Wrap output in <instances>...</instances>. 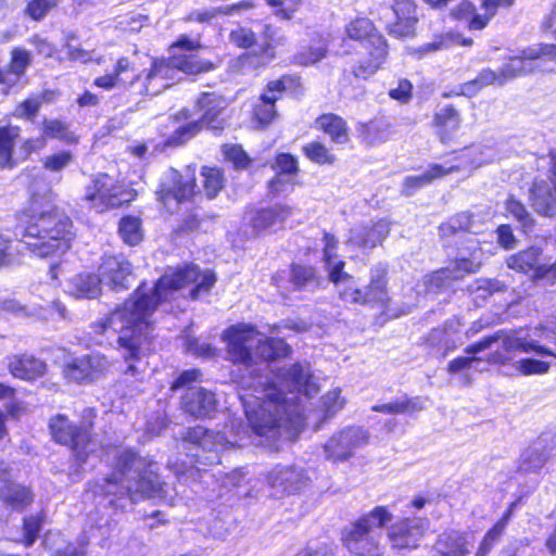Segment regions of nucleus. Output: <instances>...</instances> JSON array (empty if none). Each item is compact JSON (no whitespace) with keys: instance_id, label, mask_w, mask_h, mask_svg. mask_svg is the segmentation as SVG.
<instances>
[{"instance_id":"f257e3e1","label":"nucleus","mask_w":556,"mask_h":556,"mask_svg":"<svg viewBox=\"0 0 556 556\" xmlns=\"http://www.w3.org/2000/svg\"><path fill=\"white\" fill-rule=\"evenodd\" d=\"M215 281L213 271H200L198 266L187 265L166 271L152 289L146 283L140 285L122 306L92 324L97 343H109L116 337L126 363L125 377L140 380L147 368L144 356L149 349L150 319L156 307L176 300L189 286H193L189 291L190 299L197 300L208 293Z\"/></svg>"},{"instance_id":"f03ea898","label":"nucleus","mask_w":556,"mask_h":556,"mask_svg":"<svg viewBox=\"0 0 556 556\" xmlns=\"http://www.w3.org/2000/svg\"><path fill=\"white\" fill-rule=\"evenodd\" d=\"M255 395H240L252 432L273 443L278 439L294 440L304 427L300 409L302 397L315 395L319 388L308 365L294 364L281 368L270 384L257 381Z\"/></svg>"},{"instance_id":"7ed1b4c3","label":"nucleus","mask_w":556,"mask_h":556,"mask_svg":"<svg viewBox=\"0 0 556 556\" xmlns=\"http://www.w3.org/2000/svg\"><path fill=\"white\" fill-rule=\"evenodd\" d=\"M104 462L110 473L94 486V494L109 498V504L125 508L144 498H166L164 483L155 465L131 448L114 446L105 450Z\"/></svg>"},{"instance_id":"20e7f679","label":"nucleus","mask_w":556,"mask_h":556,"mask_svg":"<svg viewBox=\"0 0 556 556\" xmlns=\"http://www.w3.org/2000/svg\"><path fill=\"white\" fill-rule=\"evenodd\" d=\"M129 70L130 61L121 58L113 73L98 77L94 85L105 90L123 87L135 94L156 96L173 85L179 72L187 75L205 73L213 70V64L193 55H180L169 60H155L149 70L134 75L130 79L126 76Z\"/></svg>"},{"instance_id":"39448f33","label":"nucleus","mask_w":556,"mask_h":556,"mask_svg":"<svg viewBox=\"0 0 556 556\" xmlns=\"http://www.w3.org/2000/svg\"><path fill=\"white\" fill-rule=\"evenodd\" d=\"M56 195L51 189L33 193L27 210L24 241L39 257L63 254L74 239L73 223L55 205Z\"/></svg>"},{"instance_id":"423d86ee","label":"nucleus","mask_w":556,"mask_h":556,"mask_svg":"<svg viewBox=\"0 0 556 556\" xmlns=\"http://www.w3.org/2000/svg\"><path fill=\"white\" fill-rule=\"evenodd\" d=\"M260 332L251 324H237L228 327L223 333V340L227 344L228 358L238 365H242L249 376L232 374L233 380L243 389L254 388L261 378L265 384H270L268 378L254 375V354L266 362L285 358L290 355L291 348L282 339L258 338Z\"/></svg>"},{"instance_id":"0eeeda50","label":"nucleus","mask_w":556,"mask_h":556,"mask_svg":"<svg viewBox=\"0 0 556 556\" xmlns=\"http://www.w3.org/2000/svg\"><path fill=\"white\" fill-rule=\"evenodd\" d=\"M392 518L393 515L387 507H375L345 530V546L359 556H380L383 551L382 529Z\"/></svg>"},{"instance_id":"6e6552de","label":"nucleus","mask_w":556,"mask_h":556,"mask_svg":"<svg viewBox=\"0 0 556 556\" xmlns=\"http://www.w3.org/2000/svg\"><path fill=\"white\" fill-rule=\"evenodd\" d=\"M496 344V349L489 353L484 358L490 364L506 365L510 364L517 352L530 353L535 352L539 355H549L556 358V354L546 348L539 345L534 341H528L518 333L496 332L493 336L484 337L480 341L466 348L467 354H479L483 351L491 350Z\"/></svg>"},{"instance_id":"1a4fd4ad","label":"nucleus","mask_w":556,"mask_h":556,"mask_svg":"<svg viewBox=\"0 0 556 556\" xmlns=\"http://www.w3.org/2000/svg\"><path fill=\"white\" fill-rule=\"evenodd\" d=\"M225 106L226 102L220 96L213 92L202 93L197 101V108L199 112H201L200 119L179 126L168 138V144L179 146L185 143L194 137L204 126L213 130L222 129L223 119L220 118V114Z\"/></svg>"},{"instance_id":"9d476101","label":"nucleus","mask_w":556,"mask_h":556,"mask_svg":"<svg viewBox=\"0 0 556 556\" xmlns=\"http://www.w3.org/2000/svg\"><path fill=\"white\" fill-rule=\"evenodd\" d=\"M324 262L329 271V280L337 286L339 298L350 304L367 305L365 290L358 288L351 275L343 271L344 262L338 261L332 264L337 257L338 240L329 235H324Z\"/></svg>"},{"instance_id":"9b49d317","label":"nucleus","mask_w":556,"mask_h":556,"mask_svg":"<svg viewBox=\"0 0 556 556\" xmlns=\"http://www.w3.org/2000/svg\"><path fill=\"white\" fill-rule=\"evenodd\" d=\"M84 200L101 213L129 202L130 194L109 175L99 174L86 187Z\"/></svg>"},{"instance_id":"f8f14e48","label":"nucleus","mask_w":556,"mask_h":556,"mask_svg":"<svg viewBox=\"0 0 556 556\" xmlns=\"http://www.w3.org/2000/svg\"><path fill=\"white\" fill-rule=\"evenodd\" d=\"M50 431L53 439L72 447L79 463H85L90 453L94 451L96 443L91 440L86 428L73 426L64 415H56L50 419Z\"/></svg>"},{"instance_id":"ddd939ff","label":"nucleus","mask_w":556,"mask_h":556,"mask_svg":"<svg viewBox=\"0 0 556 556\" xmlns=\"http://www.w3.org/2000/svg\"><path fill=\"white\" fill-rule=\"evenodd\" d=\"M194 189L193 170L187 168L184 172H178L170 168L161 179L157 198L168 211H173L177 204L190 200L194 194Z\"/></svg>"},{"instance_id":"4468645a","label":"nucleus","mask_w":556,"mask_h":556,"mask_svg":"<svg viewBox=\"0 0 556 556\" xmlns=\"http://www.w3.org/2000/svg\"><path fill=\"white\" fill-rule=\"evenodd\" d=\"M369 440V433L362 427H348L336 432L324 445L327 459L345 462Z\"/></svg>"},{"instance_id":"2eb2a0df","label":"nucleus","mask_w":556,"mask_h":556,"mask_svg":"<svg viewBox=\"0 0 556 556\" xmlns=\"http://www.w3.org/2000/svg\"><path fill=\"white\" fill-rule=\"evenodd\" d=\"M430 521L427 518H403L387 529V539L393 549L412 551L419 546Z\"/></svg>"},{"instance_id":"dca6fc26","label":"nucleus","mask_w":556,"mask_h":556,"mask_svg":"<svg viewBox=\"0 0 556 556\" xmlns=\"http://www.w3.org/2000/svg\"><path fill=\"white\" fill-rule=\"evenodd\" d=\"M482 252L473 248L469 257H458L452 267L442 268L424 277V285L428 292H438L446 287L451 280L460 279L464 275L476 273L482 263Z\"/></svg>"},{"instance_id":"f3484780","label":"nucleus","mask_w":556,"mask_h":556,"mask_svg":"<svg viewBox=\"0 0 556 556\" xmlns=\"http://www.w3.org/2000/svg\"><path fill=\"white\" fill-rule=\"evenodd\" d=\"M112 367V362L102 354L92 353L76 357L64 365L63 374L70 381L91 383L104 376Z\"/></svg>"},{"instance_id":"a211bd4d","label":"nucleus","mask_w":556,"mask_h":556,"mask_svg":"<svg viewBox=\"0 0 556 556\" xmlns=\"http://www.w3.org/2000/svg\"><path fill=\"white\" fill-rule=\"evenodd\" d=\"M267 483L273 495L283 496L304 490L309 483V478L301 467L277 465L268 472Z\"/></svg>"},{"instance_id":"6ab92c4d","label":"nucleus","mask_w":556,"mask_h":556,"mask_svg":"<svg viewBox=\"0 0 556 556\" xmlns=\"http://www.w3.org/2000/svg\"><path fill=\"white\" fill-rule=\"evenodd\" d=\"M294 83V78L283 76L278 80L269 81L265 92L260 97L253 109V121L262 128L268 126L277 116L275 103L279 99L283 90L290 84Z\"/></svg>"},{"instance_id":"aec40b11","label":"nucleus","mask_w":556,"mask_h":556,"mask_svg":"<svg viewBox=\"0 0 556 556\" xmlns=\"http://www.w3.org/2000/svg\"><path fill=\"white\" fill-rule=\"evenodd\" d=\"M390 233V224L386 219L359 225L351 229L345 242L348 247L371 250L380 245Z\"/></svg>"},{"instance_id":"412c9836","label":"nucleus","mask_w":556,"mask_h":556,"mask_svg":"<svg viewBox=\"0 0 556 556\" xmlns=\"http://www.w3.org/2000/svg\"><path fill=\"white\" fill-rule=\"evenodd\" d=\"M184 440L207 451L211 454L205 457L204 462L199 460L200 456L197 455L199 463L203 464H217L219 463L218 453L224 451L228 444L220 433L208 431L202 426H197L187 430Z\"/></svg>"},{"instance_id":"4be33fe9","label":"nucleus","mask_w":556,"mask_h":556,"mask_svg":"<svg viewBox=\"0 0 556 556\" xmlns=\"http://www.w3.org/2000/svg\"><path fill=\"white\" fill-rule=\"evenodd\" d=\"M389 13L394 15L395 21L387 24L388 33L397 38L412 37L415 35V27L418 22L417 7L410 0L395 1Z\"/></svg>"},{"instance_id":"5701e85b","label":"nucleus","mask_w":556,"mask_h":556,"mask_svg":"<svg viewBox=\"0 0 556 556\" xmlns=\"http://www.w3.org/2000/svg\"><path fill=\"white\" fill-rule=\"evenodd\" d=\"M131 265L123 256L105 255L99 266V277L102 283L113 290H123L129 287Z\"/></svg>"},{"instance_id":"b1692460","label":"nucleus","mask_w":556,"mask_h":556,"mask_svg":"<svg viewBox=\"0 0 556 556\" xmlns=\"http://www.w3.org/2000/svg\"><path fill=\"white\" fill-rule=\"evenodd\" d=\"M506 264L509 268L529 274L533 278H543L549 271L556 270V264L549 265L544 263L541 251L533 247L510 255L506 260Z\"/></svg>"},{"instance_id":"393cba45","label":"nucleus","mask_w":556,"mask_h":556,"mask_svg":"<svg viewBox=\"0 0 556 556\" xmlns=\"http://www.w3.org/2000/svg\"><path fill=\"white\" fill-rule=\"evenodd\" d=\"M472 547L470 534L451 529L438 535L432 551L433 556H468Z\"/></svg>"},{"instance_id":"a878e982","label":"nucleus","mask_w":556,"mask_h":556,"mask_svg":"<svg viewBox=\"0 0 556 556\" xmlns=\"http://www.w3.org/2000/svg\"><path fill=\"white\" fill-rule=\"evenodd\" d=\"M552 159V188L547 182H535L531 189V201L533 208L541 215H556V152L551 153Z\"/></svg>"},{"instance_id":"bb28decb","label":"nucleus","mask_w":556,"mask_h":556,"mask_svg":"<svg viewBox=\"0 0 556 556\" xmlns=\"http://www.w3.org/2000/svg\"><path fill=\"white\" fill-rule=\"evenodd\" d=\"M498 155L497 143L489 139L463 150L456 157L458 162L454 165H459V170H470L483 164L494 162L498 159Z\"/></svg>"},{"instance_id":"cd10ccee","label":"nucleus","mask_w":556,"mask_h":556,"mask_svg":"<svg viewBox=\"0 0 556 556\" xmlns=\"http://www.w3.org/2000/svg\"><path fill=\"white\" fill-rule=\"evenodd\" d=\"M368 58L361 60L352 67V74L356 78L367 79L379 71L388 56V45L383 36L371 39V47L365 49Z\"/></svg>"},{"instance_id":"c85d7f7f","label":"nucleus","mask_w":556,"mask_h":556,"mask_svg":"<svg viewBox=\"0 0 556 556\" xmlns=\"http://www.w3.org/2000/svg\"><path fill=\"white\" fill-rule=\"evenodd\" d=\"M388 270L382 265L370 269L369 283L364 288L367 305L386 308L390 303Z\"/></svg>"},{"instance_id":"c756f323","label":"nucleus","mask_w":556,"mask_h":556,"mask_svg":"<svg viewBox=\"0 0 556 556\" xmlns=\"http://www.w3.org/2000/svg\"><path fill=\"white\" fill-rule=\"evenodd\" d=\"M556 452L553 440L540 438L527 447L520 456V468L523 471H538L543 468L549 457Z\"/></svg>"},{"instance_id":"7c9ffc66","label":"nucleus","mask_w":556,"mask_h":556,"mask_svg":"<svg viewBox=\"0 0 556 556\" xmlns=\"http://www.w3.org/2000/svg\"><path fill=\"white\" fill-rule=\"evenodd\" d=\"M8 368L12 376L21 380H35L47 370L43 361L28 354H15L8 357Z\"/></svg>"},{"instance_id":"2f4dec72","label":"nucleus","mask_w":556,"mask_h":556,"mask_svg":"<svg viewBox=\"0 0 556 556\" xmlns=\"http://www.w3.org/2000/svg\"><path fill=\"white\" fill-rule=\"evenodd\" d=\"M182 406L192 416L205 417L216 407L215 395L203 388H189L182 397Z\"/></svg>"},{"instance_id":"473e14b6","label":"nucleus","mask_w":556,"mask_h":556,"mask_svg":"<svg viewBox=\"0 0 556 556\" xmlns=\"http://www.w3.org/2000/svg\"><path fill=\"white\" fill-rule=\"evenodd\" d=\"M462 124V117L453 105L440 108L433 115L432 125L441 142L451 140Z\"/></svg>"},{"instance_id":"72a5a7b5","label":"nucleus","mask_w":556,"mask_h":556,"mask_svg":"<svg viewBox=\"0 0 556 556\" xmlns=\"http://www.w3.org/2000/svg\"><path fill=\"white\" fill-rule=\"evenodd\" d=\"M102 281L99 276L81 273L67 282V292L77 299H96L101 294Z\"/></svg>"},{"instance_id":"f704fd0d","label":"nucleus","mask_w":556,"mask_h":556,"mask_svg":"<svg viewBox=\"0 0 556 556\" xmlns=\"http://www.w3.org/2000/svg\"><path fill=\"white\" fill-rule=\"evenodd\" d=\"M459 165H430L425 173L406 177L403 192L406 195H412L416 189L431 184L434 179L442 178L454 172H459Z\"/></svg>"},{"instance_id":"c9c22d12","label":"nucleus","mask_w":556,"mask_h":556,"mask_svg":"<svg viewBox=\"0 0 556 556\" xmlns=\"http://www.w3.org/2000/svg\"><path fill=\"white\" fill-rule=\"evenodd\" d=\"M0 500L11 509L23 510L33 503L34 493L23 484L5 481L0 489Z\"/></svg>"},{"instance_id":"e433bc0d","label":"nucleus","mask_w":556,"mask_h":556,"mask_svg":"<svg viewBox=\"0 0 556 556\" xmlns=\"http://www.w3.org/2000/svg\"><path fill=\"white\" fill-rule=\"evenodd\" d=\"M20 137V127L4 126L0 127V167L13 168L20 162L18 151H14V146Z\"/></svg>"},{"instance_id":"4c0bfd02","label":"nucleus","mask_w":556,"mask_h":556,"mask_svg":"<svg viewBox=\"0 0 556 556\" xmlns=\"http://www.w3.org/2000/svg\"><path fill=\"white\" fill-rule=\"evenodd\" d=\"M275 167L279 173L269 181L268 187L273 194H278L283 192L285 187L289 184L282 175L298 173V160L289 153H279L276 157Z\"/></svg>"},{"instance_id":"58836bf2","label":"nucleus","mask_w":556,"mask_h":556,"mask_svg":"<svg viewBox=\"0 0 556 556\" xmlns=\"http://www.w3.org/2000/svg\"><path fill=\"white\" fill-rule=\"evenodd\" d=\"M318 129L326 132L334 143L349 141V128L346 122L336 114H324L316 119Z\"/></svg>"},{"instance_id":"ea45409f","label":"nucleus","mask_w":556,"mask_h":556,"mask_svg":"<svg viewBox=\"0 0 556 556\" xmlns=\"http://www.w3.org/2000/svg\"><path fill=\"white\" fill-rule=\"evenodd\" d=\"M292 215V208L287 205H276L269 208H263L256 212L252 219L254 229L265 230L277 224L283 223Z\"/></svg>"},{"instance_id":"a19ab883","label":"nucleus","mask_w":556,"mask_h":556,"mask_svg":"<svg viewBox=\"0 0 556 556\" xmlns=\"http://www.w3.org/2000/svg\"><path fill=\"white\" fill-rule=\"evenodd\" d=\"M504 84H506V80L502 77V70L495 72L491 68H485L482 70L473 80L463 84L460 86V93L471 97L483 87L491 85L503 86Z\"/></svg>"},{"instance_id":"79ce46f5","label":"nucleus","mask_w":556,"mask_h":556,"mask_svg":"<svg viewBox=\"0 0 556 556\" xmlns=\"http://www.w3.org/2000/svg\"><path fill=\"white\" fill-rule=\"evenodd\" d=\"M425 409V401L421 397H399L393 402L376 405L372 410L384 414H414Z\"/></svg>"},{"instance_id":"37998d69","label":"nucleus","mask_w":556,"mask_h":556,"mask_svg":"<svg viewBox=\"0 0 556 556\" xmlns=\"http://www.w3.org/2000/svg\"><path fill=\"white\" fill-rule=\"evenodd\" d=\"M345 33L349 38L362 41L365 49L371 47V39L381 36L377 33L370 20L361 17L350 22L346 25Z\"/></svg>"},{"instance_id":"c03bdc74","label":"nucleus","mask_w":556,"mask_h":556,"mask_svg":"<svg viewBox=\"0 0 556 556\" xmlns=\"http://www.w3.org/2000/svg\"><path fill=\"white\" fill-rule=\"evenodd\" d=\"M514 505L511 504L507 513L484 534L475 556H486L500 541L510 520Z\"/></svg>"},{"instance_id":"a18cd8bd","label":"nucleus","mask_w":556,"mask_h":556,"mask_svg":"<svg viewBox=\"0 0 556 556\" xmlns=\"http://www.w3.org/2000/svg\"><path fill=\"white\" fill-rule=\"evenodd\" d=\"M472 40L471 39H464L460 40L459 35L454 34H445L437 36L433 41L425 43L420 46L419 48L415 49L413 53L417 54L419 58L435 53L440 50L447 49L452 47L453 45H463V46H471Z\"/></svg>"},{"instance_id":"49530a36","label":"nucleus","mask_w":556,"mask_h":556,"mask_svg":"<svg viewBox=\"0 0 556 556\" xmlns=\"http://www.w3.org/2000/svg\"><path fill=\"white\" fill-rule=\"evenodd\" d=\"M525 54L526 49L521 50L516 55L509 56L508 62L501 68L502 77L505 78L506 83L534 71V67L531 64L533 60H529Z\"/></svg>"},{"instance_id":"de8ad7c7","label":"nucleus","mask_w":556,"mask_h":556,"mask_svg":"<svg viewBox=\"0 0 556 556\" xmlns=\"http://www.w3.org/2000/svg\"><path fill=\"white\" fill-rule=\"evenodd\" d=\"M290 282L294 289L314 290L319 286L315 268L311 266L294 265L290 273Z\"/></svg>"},{"instance_id":"09e8293b","label":"nucleus","mask_w":556,"mask_h":556,"mask_svg":"<svg viewBox=\"0 0 556 556\" xmlns=\"http://www.w3.org/2000/svg\"><path fill=\"white\" fill-rule=\"evenodd\" d=\"M452 13L455 18L467 22L469 29L480 30L488 24V16H484V13H476L475 5L469 1L459 3Z\"/></svg>"},{"instance_id":"8fccbe9b","label":"nucleus","mask_w":556,"mask_h":556,"mask_svg":"<svg viewBox=\"0 0 556 556\" xmlns=\"http://www.w3.org/2000/svg\"><path fill=\"white\" fill-rule=\"evenodd\" d=\"M118 233L128 245H137L143 238L141 220L135 216H125L121 219Z\"/></svg>"},{"instance_id":"3c124183","label":"nucleus","mask_w":556,"mask_h":556,"mask_svg":"<svg viewBox=\"0 0 556 556\" xmlns=\"http://www.w3.org/2000/svg\"><path fill=\"white\" fill-rule=\"evenodd\" d=\"M30 64V54L25 49L16 48L12 51V59L10 63V72L3 73L0 71V83L8 84L14 81L10 78V75H14L17 79L24 74L27 66Z\"/></svg>"},{"instance_id":"603ef678","label":"nucleus","mask_w":556,"mask_h":556,"mask_svg":"<svg viewBox=\"0 0 556 556\" xmlns=\"http://www.w3.org/2000/svg\"><path fill=\"white\" fill-rule=\"evenodd\" d=\"M358 136L367 144H378L387 140L386 126L377 121L362 123L357 126Z\"/></svg>"},{"instance_id":"864d4df0","label":"nucleus","mask_w":556,"mask_h":556,"mask_svg":"<svg viewBox=\"0 0 556 556\" xmlns=\"http://www.w3.org/2000/svg\"><path fill=\"white\" fill-rule=\"evenodd\" d=\"M42 135L49 138H55L66 143H76L78 138L68 130L67 126L58 119H49L43 124Z\"/></svg>"},{"instance_id":"5fc2aeb1","label":"nucleus","mask_w":556,"mask_h":556,"mask_svg":"<svg viewBox=\"0 0 556 556\" xmlns=\"http://www.w3.org/2000/svg\"><path fill=\"white\" fill-rule=\"evenodd\" d=\"M473 217L467 212L459 213L453 216L448 222L444 223L440 227V231L443 236L453 235L458 230L473 231Z\"/></svg>"},{"instance_id":"6e6d98bb","label":"nucleus","mask_w":556,"mask_h":556,"mask_svg":"<svg viewBox=\"0 0 556 556\" xmlns=\"http://www.w3.org/2000/svg\"><path fill=\"white\" fill-rule=\"evenodd\" d=\"M514 367L522 376L544 375L549 370L551 363L527 357L515 362Z\"/></svg>"},{"instance_id":"4d7b16f0","label":"nucleus","mask_w":556,"mask_h":556,"mask_svg":"<svg viewBox=\"0 0 556 556\" xmlns=\"http://www.w3.org/2000/svg\"><path fill=\"white\" fill-rule=\"evenodd\" d=\"M203 186L208 198H214L223 188L224 179L218 168L203 167Z\"/></svg>"},{"instance_id":"13d9d810","label":"nucleus","mask_w":556,"mask_h":556,"mask_svg":"<svg viewBox=\"0 0 556 556\" xmlns=\"http://www.w3.org/2000/svg\"><path fill=\"white\" fill-rule=\"evenodd\" d=\"M302 150L305 156L314 163L332 164L334 161V156L330 153L329 149L320 142L307 143Z\"/></svg>"},{"instance_id":"bf43d9fd","label":"nucleus","mask_w":556,"mask_h":556,"mask_svg":"<svg viewBox=\"0 0 556 556\" xmlns=\"http://www.w3.org/2000/svg\"><path fill=\"white\" fill-rule=\"evenodd\" d=\"M505 210L508 215L513 216L520 224L523 231H528L531 228L533 220L521 202L510 197L505 203Z\"/></svg>"},{"instance_id":"052dcab7","label":"nucleus","mask_w":556,"mask_h":556,"mask_svg":"<svg viewBox=\"0 0 556 556\" xmlns=\"http://www.w3.org/2000/svg\"><path fill=\"white\" fill-rule=\"evenodd\" d=\"M345 406V399L341 396V390L334 388L323 395L321 409L326 417H332Z\"/></svg>"},{"instance_id":"680f3d73","label":"nucleus","mask_w":556,"mask_h":556,"mask_svg":"<svg viewBox=\"0 0 556 556\" xmlns=\"http://www.w3.org/2000/svg\"><path fill=\"white\" fill-rule=\"evenodd\" d=\"M74 160V155L71 151H59L56 153L47 155L42 160V165L50 172H61L66 168Z\"/></svg>"},{"instance_id":"e2e57ef3","label":"nucleus","mask_w":556,"mask_h":556,"mask_svg":"<svg viewBox=\"0 0 556 556\" xmlns=\"http://www.w3.org/2000/svg\"><path fill=\"white\" fill-rule=\"evenodd\" d=\"M303 0H266V3L276 8L275 15L280 20H291L299 10Z\"/></svg>"},{"instance_id":"0e129e2a","label":"nucleus","mask_w":556,"mask_h":556,"mask_svg":"<svg viewBox=\"0 0 556 556\" xmlns=\"http://www.w3.org/2000/svg\"><path fill=\"white\" fill-rule=\"evenodd\" d=\"M229 40L231 43L239 48L248 49L252 47L256 39L255 34L248 27L237 26L229 34Z\"/></svg>"},{"instance_id":"69168bd1","label":"nucleus","mask_w":556,"mask_h":556,"mask_svg":"<svg viewBox=\"0 0 556 556\" xmlns=\"http://www.w3.org/2000/svg\"><path fill=\"white\" fill-rule=\"evenodd\" d=\"M223 152L226 160L231 162L236 168H245L250 164L249 156L239 146L226 144L223 147Z\"/></svg>"},{"instance_id":"338daca9","label":"nucleus","mask_w":556,"mask_h":556,"mask_svg":"<svg viewBox=\"0 0 556 556\" xmlns=\"http://www.w3.org/2000/svg\"><path fill=\"white\" fill-rule=\"evenodd\" d=\"M326 52V47L323 43H318L317 46L309 47L305 51L299 52L295 55V62L300 65H311L324 59Z\"/></svg>"},{"instance_id":"774afa93","label":"nucleus","mask_w":556,"mask_h":556,"mask_svg":"<svg viewBox=\"0 0 556 556\" xmlns=\"http://www.w3.org/2000/svg\"><path fill=\"white\" fill-rule=\"evenodd\" d=\"M525 56L533 61L541 58L556 60V45L540 43L532 47H528L526 48Z\"/></svg>"}]
</instances>
